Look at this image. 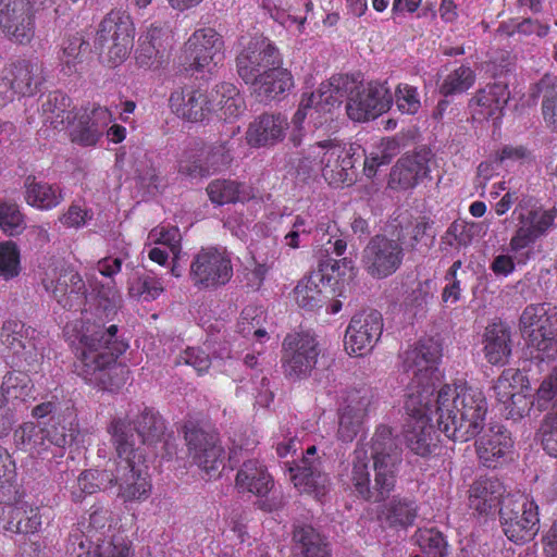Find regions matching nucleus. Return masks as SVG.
I'll return each mask as SVG.
<instances>
[{"label":"nucleus","instance_id":"1","mask_svg":"<svg viewBox=\"0 0 557 557\" xmlns=\"http://www.w3.org/2000/svg\"><path fill=\"white\" fill-rule=\"evenodd\" d=\"M421 412H407L413 420L406 432L408 448L426 457L437 447V436L430 423L437 417L438 430L454 442H468L483 429L486 400L481 389L468 384L444 385L434 401H422Z\"/></svg>","mask_w":557,"mask_h":557},{"label":"nucleus","instance_id":"2","mask_svg":"<svg viewBox=\"0 0 557 557\" xmlns=\"http://www.w3.org/2000/svg\"><path fill=\"white\" fill-rule=\"evenodd\" d=\"M358 444L341 482L367 502L382 503L394 491L401 453L392 429L380 425L369 445Z\"/></svg>","mask_w":557,"mask_h":557},{"label":"nucleus","instance_id":"3","mask_svg":"<svg viewBox=\"0 0 557 557\" xmlns=\"http://www.w3.org/2000/svg\"><path fill=\"white\" fill-rule=\"evenodd\" d=\"M117 326L102 323L88 324L79 338L75 369L86 382L103 389L114 391L128 380L129 370L116 359L128 344L117 335Z\"/></svg>","mask_w":557,"mask_h":557},{"label":"nucleus","instance_id":"4","mask_svg":"<svg viewBox=\"0 0 557 557\" xmlns=\"http://www.w3.org/2000/svg\"><path fill=\"white\" fill-rule=\"evenodd\" d=\"M129 425L116 421L109 428L116 458L111 463L112 487L116 486V496L125 504L144 503L152 492L146 455L140 447L135 448L134 436L128 434Z\"/></svg>","mask_w":557,"mask_h":557},{"label":"nucleus","instance_id":"5","mask_svg":"<svg viewBox=\"0 0 557 557\" xmlns=\"http://www.w3.org/2000/svg\"><path fill=\"white\" fill-rule=\"evenodd\" d=\"M323 104L326 108H338L346 99V113L355 122L373 120L386 112L393 97L385 84H362L349 75H334L322 83Z\"/></svg>","mask_w":557,"mask_h":557},{"label":"nucleus","instance_id":"6","mask_svg":"<svg viewBox=\"0 0 557 557\" xmlns=\"http://www.w3.org/2000/svg\"><path fill=\"white\" fill-rule=\"evenodd\" d=\"M441 357V346L432 339L420 342L400 355L403 370L410 377L405 395L406 411L421 412L422 401H434L442 387Z\"/></svg>","mask_w":557,"mask_h":557},{"label":"nucleus","instance_id":"7","mask_svg":"<svg viewBox=\"0 0 557 557\" xmlns=\"http://www.w3.org/2000/svg\"><path fill=\"white\" fill-rule=\"evenodd\" d=\"M359 147L348 148L333 139L318 141L301 152L296 170L308 177L321 175L331 186L350 185L355 181V154Z\"/></svg>","mask_w":557,"mask_h":557},{"label":"nucleus","instance_id":"8","mask_svg":"<svg viewBox=\"0 0 557 557\" xmlns=\"http://www.w3.org/2000/svg\"><path fill=\"white\" fill-rule=\"evenodd\" d=\"M134 33L129 14L111 10L99 23L94 41L102 62L111 67L122 64L132 50Z\"/></svg>","mask_w":557,"mask_h":557},{"label":"nucleus","instance_id":"9","mask_svg":"<svg viewBox=\"0 0 557 557\" xmlns=\"http://www.w3.org/2000/svg\"><path fill=\"white\" fill-rule=\"evenodd\" d=\"M520 331L528 338L529 346L535 348L541 360L554 357L557 352V310L547 304L530 305L520 317Z\"/></svg>","mask_w":557,"mask_h":557},{"label":"nucleus","instance_id":"10","mask_svg":"<svg viewBox=\"0 0 557 557\" xmlns=\"http://www.w3.org/2000/svg\"><path fill=\"white\" fill-rule=\"evenodd\" d=\"M499 519L504 534L517 545L531 542L540 530L539 507L528 495L505 499Z\"/></svg>","mask_w":557,"mask_h":557},{"label":"nucleus","instance_id":"11","mask_svg":"<svg viewBox=\"0 0 557 557\" xmlns=\"http://www.w3.org/2000/svg\"><path fill=\"white\" fill-rule=\"evenodd\" d=\"M401 231L391 236H373L362 250L361 263L367 273L374 278H385L394 274L403 264L405 251Z\"/></svg>","mask_w":557,"mask_h":557},{"label":"nucleus","instance_id":"12","mask_svg":"<svg viewBox=\"0 0 557 557\" xmlns=\"http://www.w3.org/2000/svg\"><path fill=\"white\" fill-rule=\"evenodd\" d=\"M512 216L517 223L509 248L511 251L518 252L546 235L554 226L556 213L552 209L531 205V201L528 200L519 202L512 211Z\"/></svg>","mask_w":557,"mask_h":557},{"label":"nucleus","instance_id":"13","mask_svg":"<svg viewBox=\"0 0 557 557\" xmlns=\"http://www.w3.org/2000/svg\"><path fill=\"white\" fill-rule=\"evenodd\" d=\"M0 341L20 367L35 369L44 358V339L35 329L21 321H5L0 331Z\"/></svg>","mask_w":557,"mask_h":557},{"label":"nucleus","instance_id":"14","mask_svg":"<svg viewBox=\"0 0 557 557\" xmlns=\"http://www.w3.org/2000/svg\"><path fill=\"white\" fill-rule=\"evenodd\" d=\"M41 284L64 309L77 310L86 298V285L77 271L57 262L45 269Z\"/></svg>","mask_w":557,"mask_h":557},{"label":"nucleus","instance_id":"15","mask_svg":"<svg viewBox=\"0 0 557 557\" xmlns=\"http://www.w3.org/2000/svg\"><path fill=\"white\" fill-rule=\"evenodd\" d=\"M233 275L231 258L223 249L202 248L191 263L189 276L195 286L216 287L226 284Z\"/></svg>","mask_w":557,"mask_h":557},{"label":"nucleus","instance_id":"16","mask_svg":"<svg viewBox=\"0 0 557 557\" xmlns=\"http://www.w3.org/2000/svg\"><path fill=\"white\" fill-rule=\"evenodd\" d=\"M273 486L274 481L267 467L257 459L245 461L237 471L235 487L238 493H250L259 497L258 507L264 511H274L282 505L281 497L268 498Z\"/></svg>","mask_w":557,"mask_h":557},{"label":"nucleus","instance_id":"17","mask_svg":"<svg viewBox=\"0 0 557 557\" xmlns=\"http://www.w3.org/2000/svg\"><path fill=\"white\" fill-rule=\"evenodd\" d=\"M283 63L278 49L268 39H251L236 57L238 76L250 85L270 66Z\"/></svg>","mask_w":557,"mask_h":557},{"label":"nucleus","instance_id":"18","mask_svg":"<svg viewBox=\"0 0 557 557\" xmlns=\"http://www.w3.org/2000/svg\"><path fill=\"white\" fill-rule=\"evenodd\" d=\"M313 336L307 333L287 335L283 342V368L287 377L296 380L310 374L319 351Z\"/></svg>","mask_w":557,"mask_h":557},{"label":"nucleus","instance_id":"19","mask_svg":"<svg viewBox=\"0 0 557 557\" xmlns=\"http://www.w3.org/2000/svg\"><path fill=\"white\" fill-rule=\"evenodd\" d=\"M383 332L382 314L374 309L356 313L345 333V349L349 355L370 351Z\"/></svg>","mask_w":557,"mask_h":557},{"label":"nucleus","instance_id":"20","mask_svg":"<svg viewBox=\"0 0 557 557\" xmlns=\"http://www.w3.org/2000/svg\"><path fill=\"white\" fill-rule=\"evenodd\" d=\"M0 28L13 41L29 44L35 36V14L29 0H0Z\"/></svg>","mask_w":557,"mask_h":557},{"label":"nucleus","instance_id":"21","mask_svg":"<svg viewBox=\"0 0 557 557\" xmlns=\"http://www.w3.org/2000/svg\"><path fill=\"white\" fill-rule=\"evenodd\" d=\"M185 440L193 461L210 476L214 475L225 459L218 434L191 428L185 432Z\"/></svg>","mask_w":557,"mask_h":557},{"label":"nucleus","instance_id":"22","mask_svg":"<svg viewBox=\"0 0 557 557\" xmlns=\"http://www.w3.org/2000/svg\"><path fill=\"white\" fill-rule=\"evenodd\" d=\"M315 446L307 448L300 462L289 466L288 471L294 486L300 492L322 499L329 491V476L322 471V462L315 457Z\"/></svg>","mask_w":557,"mask_h":557},{"label":"nucleus","instance_id":"23","mask_svg":"<svg viewBox=\"0 0 557 557\" xmlns=\"http://www.w3.org/2000/svg\"><path fill=\"white\" fill-rule=\"evenodd\" d=\"M11 78L0 83V95L11 100L13 95L34 96L46 81L44 65L37 59L18 60L11 66Z\"/></svg>","mask_w":557,"mask_h":557},{"label":"nucleus","instance_id":"24","mask_svg":"<svg viewBox=\"0 0 557 557\" xmlns=\"http://www.w3.org/2000/svg\"><path fill=\"white\" fill-rule=\"evenodd\" d=\"M185 48L190 65L198 71L210 70L211 65H216L223 58V40L213 28L197 29Z\"/></svg>","mask_w":557,"mask_h":557},{"label":"nucleus","instance_id":"25","mask_svg":"<svg viewBox=\"0 0 557 557\" xmlns=\"http://www.w3.org/2000/svg\"><path fill=\"white\" fill-rule=\"evenodd\" d=\"M112 119V113L106 107L94 106L81 110L76 121L70 125L72 141L86 147L96 145Z\"/></svg>","mask_w":557,"mask_h":557},{"label":"nucleus","instance_id":"26","mask_svg":"<svg viewBox=\"0 0 557 557\" xmlns=\"http://www.w3.org/2000/svg\"><path fill=\"white\" fill-rule=\"evenodd\" d=\"M431 154L419 151L401 157L393 166L389 174V186L398 189L416 187L430 173Z\"/></svg>","mask_w":557,"mask_h":557},{"label":"nucleus","instance_id":"27","mask_svg":"<svg viewBox=\"0 0 557 557\" xmlns=\"http://www.w3.org/2000/svg\"><path fill=\"white\" fill-rule=\"evenodd\" d=\"M367 392H351L339 410L337 436L345 443H350L358 435L367 417L370 406Z\"/></svg>","mask_w":557,"mask_h":557},{"label":"nucleus","instance_id":"28","mask_svg":"<svg viewBox=\"0 0 557 557\" xmlns=\"http://www.w3.org/2000/svg\"><path fill=\"white\" fill-rule=\"evenodd\" d=\"M116 421H124L129 425L128 434L134 436L135 448L140 447L144 454L143 446L154 447L164 440V420L152 409L145 408L134 419H115L111 425Z\"/></svg>","mask_w":557,"mask_h":557},{"label":"nucleus","instance_id":"29","mask_svg":"<svg viewBox=\"0 0 557 557\" xmlns=\"http://www.w3.org/2000/svg\"><path fill=\"white\" fill-rule=\"evenodd\" d=\"M288 126L287 117L282 114H261L246 131L247 144L255 148L275 146L285 138Z\"/></svg>","mask_w":557,"mask_h":557},{"label":"nucleus","instance_id":"30","mask_svg":"<svg viewBox=\"0 0 557 557\" xmlns=\"http://www.w3.org/2000/svg\"><path fill=\"white\" fill-rule=\"evenodd\" d=\"M508 99L509 91L505 84L487 85L480 89L469 101L472 117L476 121L500 119Z\"/></svg>","mask_w":557,"mask_h":557},{"label":"nucleus","instance_id":"31","mask_svg":"<svg viewBox=\"0 0 557 557\" xmlns=\"http://www.w3.org/2000/svg\"><path fill=\"white\" fill-rule=\"evenodd\" d=\"M283 63L270 66L268 71L250 84L252 94L261 102H271L281 100L294 87V77L292 73L284 69Z\"/></svg>","mask_w":557,"mask_h":557},{"label":"nucleus","instance_id":"32","mask_svg":"<svg viewBox=\"0 0 557 557\" xmlns=\"http://www.w3.org/2000/svg\"><path fill=\"white\" fill-rule=\"evenodd\" d=\"M170 107L177 116L189 122L203 121L213 110V106H210L209 95L193 88L172 92Z\"/></svg>","mask_w":557,"mask_h":557},{"label":"nucleus","instance_id":"33","mask_svg":"<svg viewBox=\"0 0 557 557\" xmlns=\"http://www.w3.org/2000/svg\"><path fill=\"white\" fill-rule=\"evenodd\" d=\"M512 447L507 430L500 425L491 426L476 441V454L483 466L496 468L505 460Z\"/></svg>","mask_w":557,"mask_h":557},{"label":"nucleus","instance_id":"34","mask_svg":"<svg viewBox=\"0 0 557 557\" xmlns=\"http://www.w3.org/2000/svg\"><path fill=\"white\" fill-rule=\"evenodd\" d=\"M382 502L383 504L377 509L376 518L383 525L407 529L414 523L419 510L414 497L395 495Z\"/></svg>","mask_w":557,"mask_h":557},{"label":"nucleus","instance_id":"35","mask_svg":"<svg viewBox=\"0 0 557 557\" xmlns=\"http://www.w3.org/2000/svg\"><path fill=\"white\" fill-rule=\"evenodd\" d=\"M212 113L225 121L237 119L246 109L244 97L234 84L222 83L209 94Z\"/></svg>","mask_w":557,"mask_h":557},{"label":"nucleus","instance_id":"36","mask_svg":"<svg viewBox=\"0 0 557 557\" xmlns=\"http://www.w3.org/2000/svg\"><path fill=\"white\" fill-rule=\"evenodd\" d=\"M504 488L495 478H480L469 488V507L479 515H487L499 504Z\"/></svg>","mask_w":557,"mask_h":557},{"label":"nucleus","instance_id":"37","mask_svg":"<svg viewBox=\"0 0 557 557\" xmlns=\"http://www.w3.org/2000/svg\"><path fill=\"white\" fill-rule=\"evenodd\" d=\"M69 96L61 91L50 92L42 102V117L45 124L55 129H64L76 121L79 112H74Z\"/></svg>","mask_w":557,"mask_h":557},{"label":"nucleus","instance_id":"38","mask_svg":"<svg viewBox=\"0 0 557 557\" xmlns=\"http://www.w3.org/2000/svg\"><path fill=\"white\" fill-rule=\"evenodd\" d=\"M5 520V530L20 534L35 533L42 523L39 508L24 500L7 507Z\"/></svg>","mask_w":557,"mask_h":557},{"label":"nucleus","instance_id":"39","mask_svg":"<svg viewBox=\"0 0 557 557\" xmlns=\"http://www.w3.org/2000/svg\"><path fill=\"white\" fill-rule=\"evenodd\" d=\"M484 354L492 364H504L510 354V332L504 323L488 325L484 334Z\"/></svg>","mask_w":557,"mask_h":557},{"label":"nucleus","instance_id":"40","mask_svg":"<svg viewBox=\"0 0 557 557\" xmlns=\"http://www.w3.org/2000/svg\"><path fill=\"white\" fill-rule=\"evenodd\" d=\"M293 542L294 549L299 557H330L325 537L309 524L294 527Z\"/></svg>","mask_w":557,"mask_h":557},{"label":"nucleus","instance_id":"41","mask_svg":"<svg viewBox=\"0 0 557 557\" xmlns=\"http://www.w3.org/2000/svg\"><path fill=\"white\" fill-rule=\"evenodd\" d=\"M62 189L58 185L37 182L28 176L25 181L26 202L40 210H50L63 201Z\"/></svg>","mask_w":557,"mask_h":557},{"label":"nucleus","instance_id":"42","mask_svg":"<svg viewBox=\"0 0 557 557\" xmlns=\"http://www.w3.org/2000/svg\"><path fill=\"white\" fill-rule=\"evenodd\" d=\"M88 49L89 42L78 33L64 39L58 57L61 72L69 76L76 73Z\"/></svg>","mask_w":557,"mask_h":557},{"label":"nucleus","instance_id":"43","mask_svg":"<svg viewBox=\"0 0 557 557\" xmlns=\"http://www.w3.org/2000/svg\"><path fill=\"white\" fill-rule=\"evenodd\" d=\"M536 90L542 95L541 111L545 126L557 134V77L544 75L536 84Z\"/></svg>","mask_w":557,"mask_h":557},{"label":"nucleus","instance_id":"44","mask_svg":"<svg viewBox=\"0 0 557 557\" xmlns=\"http://www.w3.org/2000/svg\"><path fill=\"white\" fill-rule=\"evenodd\" d=\"M207 194L216 206L245 201L250 197L245 185L231 180H214L207 187Z\"/></svg>","mask_w":557,"mask_h":557},{"label":"nucleus","instance_id":"45","mask_svg":"<svg viewBox=\"0 0 557 557\" xmlns=\"http://www.w3.org/2000/svg\"><path fill=\"white\" fill-rule=\"evenodd\" d=\"M16 445L24 451L42 455L49 450L46 443L45 430L34 422H25L14 432Z\"/></svg>","mask_w":557,"mask_h":557},{"label":"nucleus","instance_id":"46","mask_svg":"<svg viewBox=\"0 0 557 557\" xmlns=\"http://www.w3.org/2000/svg\"><path fill=\"white\" fill-rule=\"evenodd\" d=\"M413 543L420 548V554L412 557H446L447 542L444 535L434 529H419L412 536Z\"/></svg>","mask_w":557,"mask_h":557},{"label":"nucleus","instance_id":"47","mask_svg":"<svg viewBox=\"0 0 557 557\" xmlns=\"http://www.w3.org/2000/svg\"><path fill=\"white\" fill-rule=\"evenodd\" d=\"M322 277L319 274L310 275L300 280L294 289L295 300L299 307L306 310H313L321 307L322 290L320 283Z\"/></svg>","mask_w":557,"mask_h":557},{"label":"nucleus","instance_id":"48","mask_svg":"<svg viewBox=\"0 0 557 557\" xmlns=\"http://www.w3.org/2000/svg\"><path fill=\"white\" fill-rule=\"evenodd\" d=\"M475 82V73L470 66L460 65L448 73L441 86L440 91L444 96L459 95L470 89Z\"/></svg>","mask_w":557,"mask_h":557},{"label":"nucleus","instance_id":"49","mask_svg":"<svg viewBox=\"0 0 557 557\" xmlns=\"http://www.w3.org/2000/svg\"><path fill=\"white\" fill-rule=\"evenodd\" d=\"M1 391L10 398L26 401L34 398V385L22 372H12L3 377Z\"/></svg>","mask_w":557,"mask_h":557},{"label":"nucleus","instance_id":"50","mask_svg":"<svg viewBox=\"0 0 557 557\" xmlns=\"http://www.w3.org/2000/svg\"><path fill=\"white\" fill-rule=\"evenodd\" d=\"M128 290L133 298L143 301H152L163 293L164 285L161 278L146 274L136 278L129 285Z\"/></svg>","mask_w":557,"mask_h":557},{"label":"nucleus","instance_id":"51","mask_svg":"<svg viewBox=\"0 0 557 557\" xmlns=\"http://www.w3.org/2000/svg\"><path fill=\"white\" fill-rule=\"evenodd\" d=\"M25 227V216L20 207L16 203L0 202V228L9 236H16Z\"/></svg>","mask_w":557,"mask_h":557},{"label":"nucleus","instance_id":"52","mask_svg":"<svg viewBox=\"0 0 557 557\" xmlns=\"http://www.w3.org/2000/svg\"><path fill=\"white\" fill-rule=\"evenodd\" d=\"M77 486L84 494H94L101 488L112 487L111 466L104 470H87L77 478Z\"/></svg>","mask_w":557,"mask_h":557},{"label":"nucleus","instance_id":"53","mask_svg":"<svg viewBox=\"0 0 557 557\" xmlns=\"http://www.w3.org/2000/svg\"><path fill=\"white\" fill-rule=\"evenodd\" d=\"M320 95H322V84L319 86L317 91L311 92V95L307 98H305V97L302 98L300 106H299L298 110L295 112L293 120H292V123L294 124V126L297 131L300 129L301 124L304 123V121L306 120V117L308 115L312 116L313 113H320V112L330 113V112H332V108H326L323 104L322 100L324 98V95L322 97H320Z\"/></svg>","mask_w":557,"mask_h":557},{"label":"nucleus","instance_id":"54","mask_svg":"<svg viewBox=\"0 0 557 557\" xmlns=\"http://www.w3.org/2000/svg\"><path fill=\"white\" fill-rule=\"evenodd\" d=\"M20 249L14 242L0 243V276L11 280L20 274Z\"/></svg>","mask_w":557,"mask_h":557},{"label":"nucleus","instance_id":"55","mask_svg":"<svg viewBox=\"0 0 557 557\" xmlns=\"http://www.w3.org/2000/svg\"><path fill=\"white\" fill-rule=\"evenodd\" d=\"M92 557H132L131 544L122 535L97 537Z\"/></svg>","mask_w":557,"mask_h":557},{"label":"nucleus","instance_id":"56","mask_svg":"<svg viewBox=\"0 0 557 557\" xmlns=\"http://www.w3.org/2000/svg\"><path fill=\"white\" fill-rule=\"evenodd\" d=\"M521 375L515 369L505 370L494 384V393L497 400L506 404L515 394L520 391L519 382Z\"/></svg>","mask_w":557,"mask_h":557},{"label":"nucleus","instance_id":"57","mask_svg":"<svg viewBox=\"0 0 557 557\" xmlns=\"http://www.w3.org/2000/svg\"><path fill=\"white\" fill-rule=\"evenodd\" d=\"M135 58L136 62L141 67L159 69L168 61L169 55L163 53V49H156L148 40L138 39Z\"/></svg>","mask_w":557,"mask_h":557},{"label":"nucleus","instance_id":"58","mask_svg":"<svg viewBox=\"0 0 557 557\" xmlns=\"http://www.w3.org/2000/svg\"><path fill=\"white\" fill-rule=\"evenodd\" d=\"M178 173L191 180L210 175L205 162L199 159L195 149L185 150L178 159Z\"/></svg>","mask_w":557,"mask_h":557},{"label":"nucleus","instance_id":"59","mask_svg":"<svg viewBox=\"0 0 557 557\" xmlns=\"http://www.w3.org/2000/svg\"><path fill=\"white\" fill-rule=\"evenodd\" d=\"M44 430L49 448L54 446L58 449V453L53 454V456H62L63 449L75 438V430L65 425L50 424L44 428Z\"/></svg>","mask_w":557,"mask_h":557},{"label":"nucleus","instance_id":"60","mask_svg":"<svg viewBox=\"0 0 557 557\" xmlns=\"http://www.w3.org/2000/svg\"><path fill=\"white\" fill-rule=\"evenodd\" d=\"M535 401L540 410L557 407V367L542 381Z\"/></svg>","mask_w":557,"mask_h":557},{"label":"nucleus","instance_id":"61","mask_svg":"<svg viewBox=\"0 0 557 557\" xmlns=\"http://www.w3.org/2000/svg\"><path fill=\"white\" fill-rule=\"evenodd\" d=\"M395 101L398 110L405 114H416L421 107L417 88L408 84H399L397 86Z\"/></svg>","mask_w":557,"mask_h":557},{"label":"nucleus","instance_id":"62","mask_svg":"<svg viewBox=\"0 0 557 557\" xmlns=\"http://www.w3.org/2000/svg\"><path fill=\"white\" fill-rule=\"evenodd\" d=\"M148 239L154 244H161L171 250L172 253L177 255L180 251L181 233L175 226L171 227H156L150 231Z\"/></svg>","mask_w":557,"mask_h":557},{"label":"nucleus","instance_id":"63","mask_svg":"<svg viewBox=\"0 0 557 557\" xmlns=\"http://www.w3.org/2000/svg\"><path fill=\"white\" fill-rule=\"evenodd\" d=\"M543 449L552 457H557V411L545 417L541 425Z\"/></svg>","mask_w":557,"mask_h":557},{"label":"nucleus","instance_id":"64","mask_svg":"<svg viewBox=\"0 0 557 557\" xmlns=\"http://www.w3.org/2000/svg\"><path fill=\"white\" fill-rule=\"evenodd\" d=\"M231 161L232 156L230 148L226 146V144L221 143L211 147L207 153L205 164L206 168L209 169L211 175L227 168Z\"/></svg>","mask_w":557,"mask_h":557}]
</instances>
